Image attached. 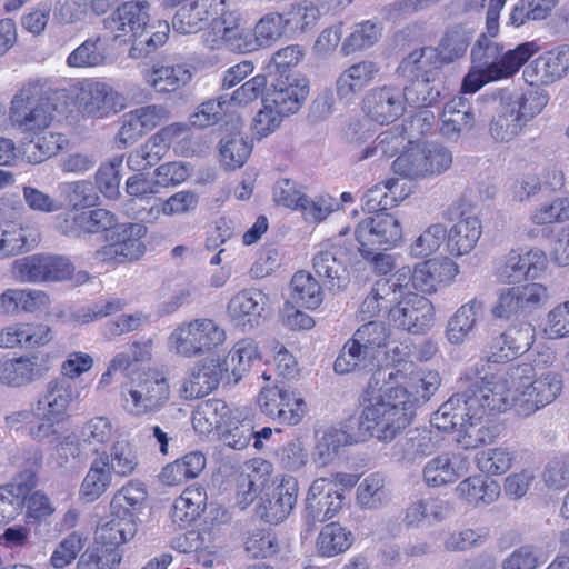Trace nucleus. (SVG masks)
<instances>
[{
    "label": "nucleus",
    "instance_id": "1",
    "mask_svg": "<svg viewBox=\"0 0 569 569\" xmlns=\"http://www.w3.org/2000/svg\"><path fill=\"white\" fill-rule=\"evenodd\" d=\"M441 378L437 371L411 372L396 387H387L377 400L362 405L356 421L361 440L376 438L382 442L392 441L413 420L417 408L438 390Z\"/></svg>",
    "mask_w": 569,
    "mask_h": 569
},
{
    "label": "nucleus",
    "instance_id": "2",
    "mask_svg": "<svg viewBox=\"0 0 569 569\" xmlns=\"http://www.w3.org/2000/svg\"><path fill=\"white\" fill-rule=\"evenodd\" d=\"M502 411L506 402L496 397L486 378H478L443 402L432 415L431 425L443 431L455 430V441L462 449H476L495 437L486 417Z\"/></svg>",
    "mask_w": 569,
    "mask_h": 569
},
{
    "label": "nucleus",
    "instance_id": "3",
    "mask_svg": "<svg viewBox=\"0 0 569 569\" xmlns=\"http://www.w3.org/2000/svg\"><path fill=\"white\" fill-rule=\"evenodd\" d=\"M487 383L498 398L506 402V410L517 406L519 412L529 416L551 403L562 390V380L556 372L537 375L531 363L512 365L495 375Z\"/></svg>",
    "mask_w": 569,
    "mask_h": 569
},
{
    "label": "nucleus",
    "instance_id": "4",
    "mask_svg": "<svg viewBox=\"0 0 569 569\" xmlns=\"http://www.w3.org/2000/svg\"><path fill=\"white\" fill-rule=\"evenodd\" d=\"M546 97L535 93L528 96L519 91L502 89L491 98L493 116L489 133L497 142H508L516 138L528 121L541 112Z\"/></svg>",
    "mask_w": 569,
    "mask_h": 569
},
{
    "label": "nucleus",
    "instance_id": "5",
    "mask_svg": "<svg viewBox=\"0 0 569 569\" xmlns=\"http://www.w3.org/2000/svg\"><path fill=\"white\" fill-rule=\"evenodd\" d=\"M171 398L164 371L146 368L133 371L120 387V406L129 416L141 418L161 411Z\"/></svg>",
    "mask_w": 569,
    "mask_h": 569
},
{
    "label": "nucleus",
    "instance_id": "6",
    "mask_svg": "<svg viewBox=\"0 0 569 569\" xmlns=\"http://www.w3.org/2000/svg\"><path fill=\"white\" fill-rule=\"evenodd\" d=\"M393 343L390 329L382 321H367L343 345L333 369L339 375L367 370L379 366L380 358Z\"/></svg>",
    "mask_w": 569,
    "mask_h": 569
},
{
    "label": "nucleus",
    "instance_id": "7",
    "mask_svg": "<svg viewBox=\"0 0 569 569\" xmlns=\"http://www.w3.org/2000/svg\"><path fill=\"white\" fill-rule=\"evenodd\" d=\"M54 107L42 93L39 82L31 81L11 99L8 118L11 126L23 134H39L53 120Z\"/></svg>",
    "mask_w": 569,
    "mask_h": 569
},
{
    "label": "nucleus",
    "instance_id": "8",
    "mask_svg": "<svg viewBox=\"0 0 569 569\" xmlns=\"http://www.w3.org/2000/svg\"><path fill=\"white\" fill-rule=\"evenodd\" d=\"M227 332L210 318H196L178 325L168 338L171 352L183 358H197L221 347Z\"/></svg>",
    "mask_w": 569,
    "mask_h": 569
},
{
    "label": "nucleus",
    "instance_id": "9",
    "mask_svg": "<svg viewBox=\"0 0 569 569\" xmlns=\"http://www.w3.org/2000/svg\"><path fill=\"white\" fill-rule=\"evenodd\" d=\"M452 163L451 152L436 143H411L392 163L397 174L410 178H430L441 174Z\"/></svg>",
    "mask_w": 569,
    "mask_h": 569
},
{
    "label": "nucleus",
    "instance_id": "10",
    "mask_svg": "<svg viewBox=\"0 0 569 569\" xmlns=\"http://www.w3.org/2000/svg\"><path fill=\"white\" fill-rule=\"evenodd\" d=\"M446 221L453 222L447 230V252L452 257L470 253L482 234L480 219L461 200L453 201L443 212Z\"/></svg>",
    "mask_w": 569,
    "mask_h": 569
},
{
    "label": "nucleus",
    "instance_id": "11",
    "mask_svg": "<svg viewBox=\"0 0 569 569\" xmlns=\"http://www.w3.org/2000/svg\"><path fill=\"white\" fill-rule=\"evenodd\" d=\"M257 403L264 416L281 425L296 426L306 415L303 398L283 383L262 387Z\"/></svg>",
    "mask_w": 569,
    "mask_h": 569
},
{
    "label": "nucleus",
    "instance_id": "12",
    "mask_svg": "<svg viewBox=\"0 0 569 569\" xmlns=\"http://www.w3.org/2000/svg\"><path fill=\"white\" fill-rule=\"evenodd\" d=\"M74 102L79 111L94 118H104L124 108V98L113 87L88 78L73 86Z\"/></svg>",
    "mask_w": 569,
    "mask_h": 569
},
{
    "label": "nucleus",
    "instance_id": "13",
    "mask_svg": "<svg viewBox=\"0 0 569 569\" xmlns=\"http://www.w3.org/2000/svg\"><path fill=\"white\" fill-rule=\"evenodd\" d=\"M548 299V288L538 282L505 288L499 291L492 315L500 319L525 317L542 308Z\"/></svg>",
    "mask_w": 569,
    "mask_h": 569
},
{
    "label": "nucleus",
    "instance_id": "14",
    "mask_svg": "<svg viewBox=\"0 0 569 569\" xmlns=\"http://www.w3.org/2000/svg\"><path fill=\"white\" fill-rule=\"evenodd\" d=\"M231 0H192L183 4L172 18V28L181 34H191L202 30L209 22L217 31L222 14L230 10Z\"/></svg>",
    "mask_w": 569,
    "mask_h": 569
},
{
    "label": "nucleus",
    "instance_id": "15",
    "mask_svg": "<svg viewBox=\"0 0 569 569\" xmlns=\"http://www.w3.org/2000/svg\"><path fill=\"white\" fill-rule=\"evenodd\" d=\"M147 228L141 223H123L116 228L112 241L96 251V258L106 263L121 264L139 260L146 252L142 241Z\"/></svg>",
    "mask_w": 569,
    "mask_h": 569
},
{
    "label": "nucleus",
    "instance_id": "16",
    "mask_svg": "<svg viewBox=\"0 0 569 569\" xmlns=\"http://www.w3.org/2000/svg\"><path fill=\"white\" fill-rule=\"evenodd\" d=\"M433 318L431 301L413 292L406 293L388 312L393 327L413 335L426 332L432 326Z\"/></svg>",
    "mask_w": 569,
    "mask_h": 569
},
{
    "label": "nucleus",
    "instance_id": "17",
    "mask_svg": "<svg viewBox=\"0 0 569 569\" xmlns=\"http://www.w3.org/2000/svg\"><path fill=\"white\" fill-rule=\"evenodd\" d=\"M355 236L362 248L388 250L401 240L402 226L393 214L377 212L358 223Z\"/></svg>",
    "mask_w": 569,
    "mask_h": 569
},
{
    "label": "nucleus",
    "instance_id": "18",
    "mask_svg": "<svg viewBox=\"0 0 569 569\" xmlns=\"http://www.w3.org/2000/svg\"><path fill=\"white\" fill-rule=\"evenodd\" d=\"M533 340V326L521 322L491 336L483 348V356L488 362H506L529 350Z\"/></svg>",
    "mask_w": 569,
    "mask_h": 569
},
{
    "label": "nucleus",
    "instance_id": "19",
    "mask_svg": "<svg viewBox=\"0 0 569 569\" xmlns=\"http://www.w3.org/2000/svg\"><path fill=\"white\" fill-rule=\"evenodd\" d=\"M309 80L296 72L280 71L279 77L271 83L266 96L268 107L278 109V113L286 116L296 113L307 99Z\"/></svg>",
    "mask_w": 569,
    "mask_h": 569
},
{
    "label": "nucleus",
    "instance_id": "20",
    "mask_svg": "<svg viewBox=\"0 0 569 569\" xmlns=\"http://www.w3.org/2000/svg\"><path fill=\"white\" fill-rule=\"evenodd\" d=\"M150 22V3L147 0H131L120 4L103 24L114 39L143 36Z\"/></svg>",
    "mask_w": 569,
    "mask_h": 569
},
{
    "label": "nucleus",
    "instance_id": "21",
    "mask_svg": "<svg viewBox=\"0 0 569 569\" xmlns=\"http://www.w3.org/2000/svg\"><path fill=\"white\" fill-rule=\"evenodd\" d=\"M407 99L400 87L386 84L370 90L363 100L366 114L380 124H388L407 110Z\"/></svg>",
    "mask_w": 569,
    "mask_h": 569
},
{
    "label": "nucleus",
    "instance_id": "22",
    "mask_svg": "<svg viewBox=\"0 0 569 569\" xmlns=\"http://www.w3.org/2000/svg\"><path fill=\"white\" fill-rule=\"evenodd\" d=\"M227 376V367L222 359L211 357L198 361L189 376L182 381L180 396L183 399L201 398L218 388L222 378Z\"/></svg>",
    "mask_w": 569,
    "mask_h": 569
},
{
    "label": "nucleus",
    "instance_id": "23",
    "mask_svg": "<svg viewBox=\"0 0 569 569\" xmlns=\"http://www.w3.org/2000/svg\"><path fill=\"white\" fill-rule=\"evenodd\" d=\"M342 501L343 495L335 490L328 479H316L307 495L306 518L313 522L331 519L341 509Z\"/></svg>",
    "mask_w": 569,
    "mask_h": 569
},
{
    "label": "nucleus",
    "instance_id": "24",
    "mask_svg": "<svg viewBox=\"0 0 569 569\" xmlns=\"http://www.w3.org/2000/svg\"><path fill=\"white\" fill-rule=\"evenodd\" d=\"M546 253L538 249L511 250L501 261L498 274L508 282H517L526 277H537L547 267Z\"/></svg>",
    "mask_w": 569,
    "mask_h": 569
},
{
    "label": "nucleus",
    "instance_id": "25",
    "mask_svg": "<svg viewBox=\"0 0 569 569\" xmlns=\"http://www.w3.org/2000/svg\"><path fill=\"white\" fill-rule=\"evenodd\" d=\"M569 71V46L552 49L533 60L523 71L530 84H548Z\"/></svg>",
    "mask_w": 569,
    "mask_h": 569
},
{
    "label": "nucleus",
    "instance_id": "26",
    "mask_svg": "<svg viewBox=\"0 0 569 569\" xmlns=\"http://www.w3.org/2000/svg\"><path fill=\"white\" fill-rule=\"evenodd\" d=\"M117 224L116 216L102 208L90 211H72L59 223V230L67 237L79 238L112 229Z\"/></svg>",
    "mask_w": 569,
    "mask_h": 569
},
{
    "label": "nucleus",
    "instance_id": "27",
    "mask_svg": "<svg viewBox=\"0 0 569 569\" xmlns=\"http://www.w3.org/2000/svg\"><path fill=\"white\" fill-rule=\"evenodd\" d=\"M468 459L461 453L443 452L430 459L422 476L428 487H441L456 482L468 471Z\"/></svg>",
    "mask_w": 569,
    "mask_h": 569
},
{
    "label": "nucleus",
    "instance_id": "28",
    "mask_svg": "<svg viewBox=\"0 0 569 569\" xmlns=\"http://www.w3.org/2000/svg\"><path fill=\"white\" fill-rule=\"evenodd\" d=\"M49 366L43 357L23 356L0 361V383L22 387L43 377Z\"/></svg>",
    "mask_w": 569,
    "mask_h": 569
},
{
    "label": "nucleus",
    "instance_id": "29",
    "mask_svg": "<svg viewBox=\"0 0 569 569\" xmlns=\"http://www.w3.org/2000/svg\"><path fill=\"white\" fill-rule=\"evenodd\" d=\"M338 247L339 244L336 243L328 249L320 250L312 259L316 273L322 278L325 286L330 291H339L349 283L346 260Z\"/></svg>",
    "mask_w": 569,
    "mask_h": 569
},
{
    "label": "nucleus",
    "instance_id": "30",
    "mask_svg": "<svg viewBox=\"0 0 569 569\" xmlns=\"http://www.w3.org/2000/svg\"><path fill=\"white\" fill-rule=\"evenodd\" d=\"M240 12L237 3L234 2L229 11L224 12L221 18L220 27L217 29L219 40L218 46L226 44L231 51L237 52H251L260 46L250 30L239 27Z\"/></svg>",
    "mask_w": 569,
    "mask_h": 569
},
{
    "label": "nucleus",
    "instance_id": "31",
    "mask_svg": "<svg viewBox=\"0 0 569 569\" xmlns=\"http://www.w3.org/2000/svg\"><path fill=\"white\" fill-rule=\"evenodd\" d=\"M379 66L370 60H362L345 69L336 81V93L340 100L352 101L378 76Z\"/></svg>",
    "mask_w": 569,
    "mask_h": 569
},
{
    "label": "nucleus",
    "instance_id": "32",
    "mask_svg": "<svg viewBox=\"0 0 569 569\" xmlns=\"http://www.w3.org/2000/svg\"><path fill=\"white\" fill-rule=\"evenodd\" d=\"M52 339L51 329L44 323L17 322L0 329V348H36Z\"/></svg>",
    "mask_w": 569,
    "mask_h": 569
},
{
    "label": "nucleus",
    "instance_id": "33",
    "mask_svg": "<svg viewBox=\"0 0 569 569\" xmlns=\"http://www.w3.org/2000/svg\"><path fill=\"white\" fill-rule=\"evenodd\" d=\"M266 301L264 293L258 289L242 290L229 301L228 311L237 326L252 329L259 325Z\"/></svg>",
    "mask_w": 569,
    "mask_h": 569
},
{
    "label": "nucleus",
    "instance_id": "34",
    "mask_svg": "<svg viewBox=\"0 0 569 569\" xmlns=\"http://www.w3.org/2000/svg\"><path fill=\"white\" fill-rule=\"evenodd\" d=\"M144 81L158 93L176 92L192 79L190 69L184 64L153 63L143 72Z\"/></svg>",
    "mask_w": 569,
    "mask_h": 569
},
{
    "label": "nucleus",
    "instance_id": "35",
    "mask_svg": "<svg viewBox=\"0 0 569 569\" xmlns=\"http://www.w3.org/2000/svg\"><path fill=\"white\" fill-rule=\"evenodd\" d=\"M298 481L291 476H283L276 487L272 498L263 506L260 516L269 523H279L287 519L297 502Z\"/></svg>",
    "mask_w": 569,
    "mask_h": 569
},
{
    "label": "nucleus",
    "instance_id": "36",
    "mask_svg": "<svg viewBox=\"0 0 569 569\" xmlns=\"http://www.w3.org/2000/svg\"><path fill=\"white\" fill-rule=\"evenodd\" d=\"M73 400V387L64 378L48 382L43 395L37 400L34 409L40 413L64 420L69 406Z\"/></svg>",
    "mask_w": 569,
    "mask_h": 569
},
{
    "label": "nucleus",
    "instance_id": "37",
    "mask_svg": "<svg viewBox=\"0 0 569 569\" xmlns=\"http://www.w3.org/2000/svg\"><path fill=\"white\" fill-rule=\"evenodd\" d=\"M356 421L348 420L343 429L329 428L318 438L315 447L316 459L322 465L330 462L343 446L361 442Z\"/></svg>",
    "mask_w": 569,
    "mask_h": 569
},
{
    "label": "nucleus",
    "instance_id": "38",
    "mask_svg": "<svg viewBox=\"0 0 569 569\" xmlns=\"http://www.w3.org/2000/svg\"><path fill=\"white\" fill-rule=\"evenodd\" d=\"M482 312L483 305L477 299H472L458 308L449 318L446 327L448 341L452 345H460L468 340Z\"/></svg>",
    "mask_w": 569,
    "mask_h": 569
},
{
    "label": "nucleus",
    "instance_id": "39",
    "mask_svg": "<svg viewBox=\"0 0 569 569\" xmlns=\"http://www.w3.org/2000/svg\"><path fill=\"white\" fill-rule=\"evenodd\" d=\"M234 415L221 399H209L198 405L192 416L193 428L200 435L219 433Z\"/></svg>",
    "mask_w": 569,
    "mask_h": 569
},
{
    "label": "nucleus",
    "instance_id": "40",
    "mask_svg": "<svg viewBox=\"0 0 569 569\" xmlns=\"http://www.w3.org/2000/svg\"><path fill=\"white\" fill-rule=\"evenodd\" d=\"M442 62L436 48L423 47L409 53L401 61L399 70L410 79L431 78L435 81V78H441L440 69Z\"/></svg>",
    "mask_w": 569,
    "mask_h": 569
},
{
    "label": "nucleus",
    "instance_id": "41",
    "mask_svg": "<svg viewBox=\"0 0 569 569\" xmlns=\"http://www.w3.org/2000/svg\"><path fill=\"white\" fill-rule=\"evenodd\" d=\"M136 533L134 518L110 509L109 515L99 522L96 538L104 545L117 547L131 540Z\"/></svg>",
    "mask_w": 569,
    "mask_h": 569
},
{
    "label": "nucleus",
    "instance_id": "42",
    "mask_svg": "<svg viewBox=\"0 0 569 569\" xmlns=\"http://www.w3.org/2000/svg\"><path fill=\"white\" fill-rule=\"evenodd\" d=\"M260 360L258 345L252 339L239 340L222 359L227 367V378L232 385H237L246 376L252 365Z\"/></svg>",
    "mask_w": 569,
    "mask_h": 569
},
{
    "label": "nucleus",
    "instance_id": "43",
    "mask_svg": "<svg viewBox=\"0 0 569 569\" xmlns=\"http://www.w3.org/2000/svg\"><path fill=\"white\" fill-rule=\"evenodd\" d=\"M109 469L111 476L129 477L139 466V459L134 447L126 439L116 440L108 451L102 450L97 457Z\"/></svg>",
    "mask_w": 569,
    "mask_h": 569
},
{
    "label": "nucleus",
    "instance_id": "44",
    "mask_svg": "<svg viewBox=\"0 0 569 569\" xmlns=\"http://www.w3.org/2000/svg\"><path fill=\"white\" fill-rule=\"evenodd\" d=\"M475 114L463 97L450 100L442 112L441 132L448 138H457L461 132L473 127Z\"/></svg>",
    "mask_w": 569,
    "mask_h": 569
},
{
    "label": "nucleus",
    "instance_id": "45",
    "mask_svg": "<svg viewBox=\"0 0 569 569\" xmlns=\"http://www.w3.org/2000/svg\"><path fill=\"white\" fill-rule=\"evenodd\" d=\"M204 467V455L200 451H192L168 463L160 473V480L167 486H178L197 478Z\"/></svg>",
    "mask_w": 569,
    "mask_h": 569
},
{
    "label": "nucleus",
    "instance_id": "46",
    "mask_svg": "<svg viewBox=\"0 0 569 569\" xmlns=\"http://www.w3.org/2000/svg\"><path fill=\"white\" fill-rule=\"evenodd\" d=\"M207 492L202 487H189L176 499L172 520L184 527L196 521L207 507Z\"/></svg>",
    "mask_w": 569,
    "mask_h": 569
},
{
    "label": "nucleus",
    "instance_id": "47",
    "mask_svg": "<svg viewBox=\"0 0 569 569\" xmlns=\"http://www.w3.org/2000/svg\"><path fill=\"white\" fill-rule=\"evenodd\" d=\"M456 493L469 505L478 507L496 501L500 495V487L498 482L493 480L475 476L460 481L456 487Z\"/></svg>",
    "mask_w": 569,
    "mask_h": 569
},
{
    "label": "nucleus",
    "instance_id": "48",
    "mask_svg": "<svg viewBox=\"0 0 569 569\" xmlns=\"http://www.w3.org/2000/svg\"><path fill=\"white\" fill-rule=\"evenodd\" d=\"M290 297L297 306L313 310L321 305L323 291L318 280L310 272L300 270L292 276Z\"/></svg>",
    "mask_w": 569,
    "mask_h": 569
},
{
    "label": "nucleus",
    "instance_id": "49",
    "mask_svg": "<svg viewBox=\"0 0 569 569\" xmlns=\"http://www.w3.org/2000/svg\"><path fill=\"white\" fill-rule=\"evenodd\" d=\"M352 542L350 530L338 522H330L320 530L316 546L320 556L331 558L347 551Z\"/></svg>",
    "mask_w": 569,
    "mask_h": 569
},
{
    "label": "nucleus",
    "instance_id": "50",
    "mask_svg": "<svg viewBox=\"0 0 569 569\" xmlns=\"http://www.w3.org/2000/svg\"><path fill=\"white\" fill-rule=\"evenodd\" d=\"M29 229L16 221L0 222V259L10 258L29 250L36 239H29Z\"/></svg>",
    "mask_w": 569,
    "mask_h": 569
},
{
    "label": "nucleus",
    "instance_id": "51",
    "mask_svg": "<svg viewBox=\"0 0 569 569\" xmlns=\"http://www.w3.org/2000/svg\"><path fill=\"white\" fill-rule=\"evenodd\" d=\"M408 106L426 108L436 104L441 97L443 82L441 78L410 79V83L401 88Z\"/></svg>",
    "mask_w": 569,
    "mask_h": 569
},
{
    "label": "nucleus",
    "instance_id": "52",
    "mask_svg": "<svg viewBox=\"0 0 569 569\" xmlns=\"http://www.w3.org/2000/svg\"><path fill=\"white\" fill-rule=\"evenodd\" d=\"M107 63L106 40L101 36L87 39L67 58V64L72 68H93Z\"/></svg>",
    "mask_w": 569,
    "mask_h": 569
},
{
    "label": "nucleus",
    "instance_id": "53",
    "mask_svg": "<svg viewBox=\"0 0 569 569\" xmlns=\"http://www.w3.org/2000/svg\"><path fill=\"white\" fill-rule=\"evenodd\" d=\"M433 448L432 438L427 430L412 429L395 445L393 450L399 459L415 461L430 455Z\"/></svg>",
    "mask_w": 569,
    "mask_h": 569
},
{
    "label": "nucleus",
    "instance_id": "54",
    "mask_svg": "<svg viewBox=\"0 0 569 569\" xmlns=\"http://www.w3.org/2000/svg\"><path fill=\"white\" fill-rule=\"evenodd\" d=\"M388 500L386 478L381 473L368 475L357 487V502L362 509H378Z\"/></svg>",
    "mask_w": 569,
    "mask_h": 569
},
{
    "label": "nucleus",
    "instance_id": "55",
    "mask_svg": "<svg viewBox=\"0 0 569 569\" xmlns=\"http://www.w3.org/2000/svg\"><path fill=\"white\" fill-rule=\"evenodd\" d=\"M101 459L94 458L81 483L80 498L87 502H93L100 498L110 487L112 476Z\"/></svg>",
    "mask_w": 569,
    "mask_h": 569
},
{
    "label": "nucleus",
    "instance_id": "56",
    "mask_svg": "<svg viewBox=\"0 0 569 569\" xmlns=\"http://www.w3.org/2000/svg\"><path fill=\"white\" fill-rule=\"evenodd\" d=\"M30 490L28 482L21 480H13L0 488V523L8 522L20 513Z\"/></svg>",
    "mask_w": 569,
    "mask_h": 569
},
{
    "label": "nucleus",
    "instance_id": "57",
    "mask_svg": "<svg viewBox=\"0 0 569 569\" xmlns=\"http://www.w3.org/2000/svg\"><path fill=\"white\" fill-rule=\"evenodd\" d=\"M168 149V143L154 133L143 144L129 154L127 164L134 171L144 170L157 164L164 157Z\"/></svg>",
    "mask_w": 569,
    "mask_h": 569
},
{
    "label": "nucleus",
    "instance_id": "58",
    "mask_svg": "<svg viewBox=\"0 0 569 569\" xmlns=\"http://www.w3.org/2000/svg\"><path fill=\"white\" fill-rule=\"evenodd\" d=\"M113 436V425L108 417L97 416L83 423L79 431L80 442L92 449L97 456Z\"/></svg>",
    "mask_w": 569,
    "mask_h": 569
},
{
    "label": "nucleus",
    "instance_id": "59",
    "mask_svg": "<svg viewBox=\"0 0 569 569\" xmlns=\"http://www.w3.org/2000/svg\"><path fill=\"white\" fill-rule=\"evenodd\" d=\"M147 499V490L139 481H129L119 489L111 502L110 509L136 519V512Z\"/></svg>",
    "mask_w": 569,
    "mask_h": 569
},
{
    "label": "nucleus",
    "instance_id": "60",
    "mask_svg": "<svg viewBox=\"0 0 569 569\" xmlns=\"http://www.w3.org/2000/svg\"><path fill=\"white\" fill-rule=\"evenodd\" d=\"M36 136V140H32L24 148V156L31 163H40L51 158L57 154L67 142L66 137L58 132L44 130Z\"/></svg>",
    "mask_w": 569,
    "mask_h": 569
},
{
    "label": "nucleus",
    "instance_id": "61",
    "mask_svg": "<svg viewBox=\"0 0 569 569\" xmlns=\"http://www.w3.org/2000/svg\"><path fill=\"white\" fill-rule=\"evenodd\" d=\"M398 179H388L385 182L377 183L363 194V207L368 211L386 212L387 209L398 203Z\"/></svg>",
    "mask_w": 569,
    "mask_h": 569
},
{
    "label": "nucleus",
    "instance_id": "62",
    "mask_svg": "<svg viewBox=\"0 0 569 569\" xmlns=\"http://www.w3.org/2000/svg\"><path fill=\"white\" fill-rule=\"evenodd\" d=\"M538 50L539 47L535 41L523 42L515 49L506 51L502 49L499 70L496 77L499 80L512 77Z\"/></svg>",
    "mask_w": 569,
    "mask_h": 569
},
{
    "label": "nucleus",
    "instance_id": "63",
    "mask_svg": "<svg viewBox=\"0 0 569 569\" xmlns=\"http://www.w3.org/2000/svg\"><path fill=\"white\" fill-rule=\"evenodd\" d=\"M503 46L482 34L471 49L472 62L497 78Z\"/></svg>",
    "mask_w": 569,
    "mask_h": 569
},
{
    "label": "nucleus",
    "instance_id": "64",
    "mask_svg": "<svg viewBox=\"0 0 569 569\" xmlns=\"http://www.w3.org/2000/svg\"><path fill=\"white\" fill-rule=\"evenodd\" d=\"M283 16L287 28L295 32H305L316 26L320 10L313 2L303 0L292 3Z\"/></svg>",
    "mask_w": 569,
    "mask_h": 569
}]
</instances>
